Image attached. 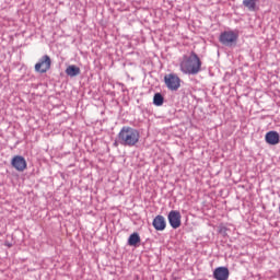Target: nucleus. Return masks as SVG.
Listing matches in <instances>:
<instances>
[{
  "label": "nucleus",
  "mask_w": 280,
  "mask_h": 280,
  "mask_svg": "<svg viewBox=\"0 0 280 280\" xmlns=\"http://www.w3.org/2000/svg\"><path fill=\"white\" fill-rule=\"evenodd\" d=\"M179 69L186 75H198L202 70V61L195 51H191L189 56L184 55Z\"/></svg>",
  "instance_id": "nucleus-1"
},
{
  "label": "nucleus",
  "mask_w": 280,
  "mask_h": 280,
  "mask_svg": "<svg viewBox=\"0 0 280 280\" xmlns=\"http://www.w3.org/2000/svg\"><path fill=\"white\" fill-rule=\"evenodd\" d=\"M139 139H141L139 130L132 127L125 126L118 133V143L125 148H133V145L139 143Z\"/></svg>",
  "instance_id": "nucleus-2"
},
{
  "label": "nucleus",
  "mask_w": 280,
  "mask_h": 280,
  "mask_svg": "<svg viewBox=\"0 0 280 280\" xmlns=\"http://www.w3.org/2000/svg\"><path fill=\"white\" fill-rule=\"evenodd\" d=\"M240 38V31H225L221 33L219 40L221 45H225V47H231V45L237 43Z\"/></svg>",
  "instance_id": "nucleus-3"
},
{
  "label": "nucleus",
  "mask_w": 280,
  "mask_h": 280,
  "mask_svg": "<svg viewBox=\"0 0 280 280\" xmlns=\"http://www.w3.org/2000/svg\"><path fill=\"white\" fill-rule=\"evenodd\" d=\"M164 83L168 91H178L180 89V77L176 73L164 75Z\"/></svg>",
  "instance_id": "nucleus-4"
},
{
  "label": "nucleus",
  "mask_w": 280,
  "mask_h": 280,
  "mask_svg": "<svg viewBox=\"0 0 280 280\" xmlns=\"http://www.w3.org/2000/svg\"><path fill=\"white\" fill-rule=\"evenodd\" d=\"M51 69V57L44 55L35 65V71L37 73H47Z\"/></svg>",
  "instance_id": "nucleus-5"
},
{
  "label": "nucleus",
  "mask_w": 280,
  "mask_h": 280,
  "mask_svg": "<svg viewBox=\"0 0 280 280\" xmlns=\"http://www.w3.org/2000/svg\"><path fill=\"white\" fill-rule=\"evenodd\" d=\"M11 165L16 172H25L27 170V161L22 155H15L11 160Z\"/></svg>",
  "instance_id": "nucleus-6"
},
{
  "label": "nucleus",
  "mask_w": 280,
  "mask_h": 280,
  "mask_svg": "<svg viewBox=\"0 0 280 280\" xmlns=\"http://www.w3.org/2000/svg\"><path fill=\"white\" fill-rule=\"evenodd\" d=\"M168 222L172 229H179L180 226V212L176 210H172L168 213Z\"/></svg>",
  "instance_id": "nucleus-7"
},
{
  "label": "nucleus",
  "mask_w": 280,
  "mask_h": 280,
  "mask_svg": "<svg viewBox=\"0 0 280 280\" xmlns=\"http://www.w3.org/2000/svg\"><path fill=\"white\" fill-rule=\"evenodd\" d=\"M265 141L269 145H279L280 143V136L277 131H268L265 136Z\"/></svg>",
  "instance_id": "nucleus-8"
},
{
  "label": "nucleus",
  "mask_w": 280,
  "mask_h": 280,
  "mask_svg": "<svg viewBox=\"0 0 280 280\" xmlns=\"http://www.w3.org/2000/svg\"><path fill=\"white\" fill-rule=\"evenodd\" d=\"M229 268L218 267L213 271V279L215 280H229Z\"/></svg>",
  "instance_id": "nucleus-9"
},
{
  "label": "nucleus",
  "mask_w": 280,
  "mask_h": 280,
  "mask_svg": "<svg viewBox=\"0 0 280 280\" xmlns=\"http://www.w3.org/2000/svg\"><path fill=\"white\" fill-rule=\"evenodd\" d=\"M152 225L155 229V231H165V226H167V223L165 222V217L156 215L153 219Z\"/></svg>",
  "instance_id": "nucleus-10"
},
{
  "label": "nucleus",
  "mask_w": 280,
  "mask_h": 280,
  "mask_svg": "<svg viewBox=\"0 0 280 280\" xmlns=\"http://www.w3.org/2000/svg\"><path fill=\"white\" fill-rule=\"evenodd\" d=\"M243 5L249 12H257V0H243Z\"/></svg>",
  "instance_id": "nucleus-11"
},
{
  "label": "nucleus",
  "mask_w": 280,
  "mask_h": 280,
  "mask_svg": "<svg viewBox=\"0 0 280 280\" xmlns=\"http://www.w3.org/2000/svg\"><path fill=\"white\" fill-rule=\"evenodd\" d=\"M66 73L67 75H69L70 78H75V75H80V68L78 66H69L66 69Z\"/></svg>",
  "instance_id": "nucleus-12"
},
{
  "label": "nucleus",
  "mask_w": 280,
  "mask_h": 280,
  "mask_svg": "<svg viewBox=\"0 0 280 280\" xmlns=\"http://www.w3.org/2000/svg\"><path fill=\"white\" fill-rule=\"evenodd\" d=\"M140 243H141V236H139V233H132L128 238L129 246H137Z\"/></svg>",
  "instance_id": "nucleus-13"
},
{
  "label": "nucleus",
  "mask_w": 280,
  "mask_h": 280,
  "mask_svg": "<svg viewBox=\"0 0 280 280\" xmlns=\"http://www.w3.org/2000/svg\"><path fill=\"white\" fill-rule=\"evenodd\" d=\"M164 100L165 98H163V95L161 93H155L153 96L154 106H163Z\"/></svg>",
  "instance_id": "nucleus-14"
},
{
  "label": "nucleus",
  "mask_w": 280,
  "mask_h": 280,
  "mask_svg": "<svg viewBox=\"0 0 280 280\" xmlns=\"http://www.w3.org/2000/svg\"><path fill=\"white\" fill-rule=\"evenodd\" d=\"M4 246H7L8 248H12V243L5 241V242H4Z\"/></svg>",
  "instance_id": "nucleus-15"
}]
</instances>
